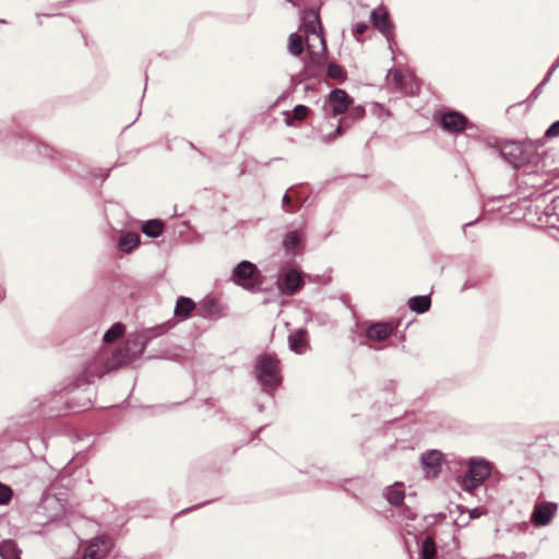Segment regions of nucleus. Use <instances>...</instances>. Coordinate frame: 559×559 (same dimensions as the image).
<instances>
[{"instance_id":"1","label":"nucleus","mask_w":559,"mask_h":559,"mask_svg":"<svg viewBox=\"0 0 559 559\" xmlns=\"http://www.w3.org/2000/svg\"><path fill=\"white\" fill-rule=\"evenodd\" d=\"M231 281L247 290H254L263 283V276L255 264L241 261L235 266Z\"/></svg>"},{"instance_id":"2","label":"nucleus","mask_w":559,"mask_h":559,"mask_svg":"<svg viewBox=\"0 0 559 559\" xmlns=\"http://www.w3.org/2000/svg\"><path fill=\"white\" fill-rule=\"evenodd\" d=\"M144 348L143 343L134 337L129 338L123 347H120L117 349V352L114 354L112 359L106 365V367L98 371L94 372L92 371V366L88 367V372L93 376L100 377L104 373H106L108 370L114 369L118 366H121L123 364H127L128 361L135 358L139 354L142 353Z\"/></svg>"},{"instance_id":"3","label":"nucleus","mask_w":559,"mask_h":559,"mask_svg":"<svg viewBox=\"0 0 559 559\" xmlns=\"http://www.w3.org/2000/svg\"><path fill=\"white\" fill-rule=\"evenodd\" d=\"M258 379L265 390L275 389L280 382V361L272 355H262L257 364Z\"/></svg>"},{"instance_id":"4","label":"nucleus","mask_w":559,"mask_h":559,"mask_svg":"<svg viewBox=\"0 0 559 559\" xmlns=\"http://www.w3.org/2000/svg\"><path fill=\"white\" fill-rule=\"evenodd\" d=\"M388 79L400 92L407 95H416L419 92V83L409 70L393 69L389 72Z\"/></svg>"},{"instance_id":"5","label":"nucleus","mask_w":559,"mask_h":559,"mask_svg":"<svg viewBox=\"0 0 559 559\" xmlns=\"http://www.w3.org/2000/svg\"><path fill=\"white\" fill-rule=\"evenodd\" d=\"M490 475V466L485 461L472 460L468 471L462 478V486L467 491L478 487Z\"/></svg>"},{"instance_id":"6","label":"nucleus","mask_w":559,"mask_h":559,"mask_svg":"<svg viewBox=\"0 0 559 559\" xmlns=\"http://www.w3.org/2000/svg\"><path fill=\"white\" fill-rule=\"evenodd\" d=\"M307 51L311 62L320 66L325 60L326 45L323 34L306 35Z\"/></svg>"},{"instance_id":"7","label":"nucleus","mask_w":559,"mask_h":559,"mask_svg":"<svg viewBox=\"0 0 559 559\" xmlns=\"http://www.w3.org/2000/svg\"><path fill=\"white\" fill-rule=\"evenodd\" d=\"M467 122V118L459 111H448L441 116V126L448 132H462L466 129Z\"/></svg>"},{"instance_id":"8","label":"nucleus","mask_w":559,"mask_h":559,"mask_svg":"<svg viewBox=\"0 0 559 559\" xmlns=\"http://www.w3.org/2000/svg\"><path fill=\"white\" fill-rule=\"evenodd\" d=\"M111 549V542L107 537H96L86 547L83 559H103Z\"/></svg>"},{"instance_id":"9","label":"nucleus","mask_w":559,"mask_h":559,"mask_svg":"<svg viewBox=\"0 0 559 559\" xmlns=\"http://www.w3.org/2000/svg\"><path fill=\"white\" fill-rule=\"evenodd\" d=\"M556 510H557L556 503H551V502L537 503L532 513V522L536 526H545L550 523Z\"/></svg>"},{"instance_id":"10","label":"nucleus","mask_w":559,"mask_h":559,"mask_svg":"<svg viewBox=\"0 0 559 559\" xmlns=\"http://www.w3.org/2000/svg\"><path fill=\"white\" fill-rule=\"evenodd\" d=\"M353 99L349 95L340 88H335L330 93L329 105L334 116L344 114L350 106Z\"/></svg>"},{"instance_id":"11","label":"nucleus","mask_w":559,"mask_h":559,"mask_svg":"<svg viewBox=\"0 0 559 559\" xmlns=\"http://www.w3.org/2000/svg\"><path fill=\"white\" fill-rule=\"evenodd\" d=\"M395 330L396 325L391 322H377L367 329L366 336L370 341L382 342L391 336Z\"/></svg>"},{"instance_id":"12","label":"nucleus","mask_w":559,"mask_h":559,"mask_svg":"<svg viewBox=\"0 0 559 559\" xmlns=\"http://www.w3.org/2000/svg\"><path fill=\"white\" fill-rule=\"evenodd\" d=\"M302 27L306 35L323 34L319 12L314 9H308L302 15Z\"/></svg>"},{"instance_id":"13","label":"nucleus","mask_w":559,"mask_h":559,"mask_svg":"<svg viewBox=\"0 0 559 559\" xmlns=\"http://www.w3.org/2000/svg\"><path fill=\"white\" fill-rule=\"evenodd\" d=\"M304 285L301 275L296 270H289L283 277L280 287L286 295H293Z\"/></svg>"},{"instance_id":"14","label":"nucleus","mask_w":559,"mask_h":559,"mask_svg":"<svg viewBox=\"0 0 559 559\" xmlns=\"http://www.w3.org/2000/svg\"><path fill=\"white\" fill-rule=\"evenodd\" d=\"M288 340L290 349L296 354H304L309 347L307 331L304 329L297 330Z\"/></svg>"},{"instance_id":"15","label":"nucleus","mask_w":559,"mask_h":559,"mask_svg":"<svg viewBox=\"0 0 559 559\" xmlns=\"http://www.w3.org/2000/svg\"><path fill=\"white\" fill-rule=\"evenodd\" d=\"M371 21L373 26L383 34L389 33L392 27L389 19V13L382 8L372 11Z\"/></svg>"},{"instance_id":"16","label":"nucleus","mask_w":559,"mask_h":559,"mask_svg":"<svg viewBox=\"0 0 559 559\" xmlns=\"http://www.w3.org/2000/svg\"><path fill=\"white\" fill-rule=\"evenodd\" d=\"M441 457L442 454L439 451H430L421 456L424 467L428 468V473H431L432 476H436L439 471Z\"/></svg>"},{"instance_id":"17","label":"nucleus","mask_w":559,"mask_h":559,"mask_svg":"<svg viewBox=\"0 0 559 559\" xmlns=\"http://www.w3.org/2000/svg\"><path fill=\"white\" fill-rule=\"evenodd\" d=\"M195 309V302L188 297H179L175 308V316L181 318L190 317L191 312Z\"/></svg>"},{"instance_id":"18","label":"nucleus","mask_w":559,"mask_h":559,"mask_svg":"<svg viewBox=\"0 0 559 559\" xmlns=\"http://www.w3.org/2000/svg\"><path fill=\"white\" fill-rule=\"evenodd\" d=\"M0 557L2 559H20V550L16 544L11 540H3L0 544Z\"/></svg>"},{"instance_id":"19","label":"nucleus","mask_w":559,"mask_h":559,"mask_svg":"<svg viewBox=\"0 0 559 559\" xmlns=\"http://www.w3.org/2000/svg\"><path fill=\"white\" fill-rule=\"evenodd\" d=\"M408 306L411 310L418 313H424L429 310L431 300L428 296H416L409 299Z\"/></svg>"},{"instance_id":"20","label":"nucleus","mask_w":559,"mask_h":559,"mask_svg":"<svg viewBox=\"0 0 559 559\" xmlns=\"http://www.w3.org/2000/svg\"><path fill=\"white\" fill-rule=\"evenodd\" d=\"M140 243V236L136 233H127L119 240V247L124 252H130Z\"/></svg>"},{"instance_id":"21","label":"nucleus","mask_w":559,"mask_h":559,"mask_svg":"<svg viewBox=\"0 0 559 559\" xmlns=\"http://www.w3.org/2000/svg\"><path fill=\"white\" fill-rule=\"evenodd\" d=\"M305 49L304 37L300 34L293 33L288 39V50L293 56H300Z\"/></svg>"},{"instance_id":"22","label":"nucleus","mask_w":559,"mask_h":559,"mask_svg":"<svg viewBox=\"0 0 559 559\" xmlns=\"http://www.w3.org/2000/svg\"><path fill=\"white\" fill-rule=\"evenodd\" d=\"M164 229V223L159 219L147 221L142 226V231L150 237H158Z\"/></svg>"},{"instance_id":"23","label":"nucleus","mask_w":559,"mask_h":559,"mask_svg":"<svg viewBox=\"0 0 559 559\" xmlns=\"http://www.w3.org/2000/svg\"><path fill=\"white\" fill-rule=\"evenodd\" d=\"M310 112V109L305 106V105H297L294 109H293V112L292 115H287L286 117V123L288 126H293L294 124V120H297V121H302L304 119L307 118V116L309 115Z\"/></svg>"},{"instance_id":"24","label":"nucleus","mask_w":559,"mask_h":559,"mask_svg":"<svg viewBox=\"0 0 559 559\" xmlns=\"http://www.w3.org/2000/svg\"><path fill=\"white\" fill-rule=\"evenodd\" d=\"M421 558L435 559L437 554L436 543L432 537L427 536L421 543Z\"/></svg>"},{"instance_id":"25","label":"nucleus","mask_w":559,"mask_h":559,"mask_svg":"<svg viewBox=\"0 0 559 559\" xmlns=\"http://www.w3.org/2000/svg\"><path fill=\"white\" fill-rule=\"evenodd\" d=\"M386 498H388V501L392 506L397 507V506H401L403 503L405 495H404V491L401 488L392 487V488L389 489Z\"/></svg>"},{"instance_id":"26","label":"nucleus","mask_w":559,"mask_h":559,"mask_svg":"<svg viewBox=\"0 0 559 559\" xmlns=\"http://www.w3.org/2000/svg\"><path fill=\"white\" fill-rule=\"evenodd\" d=\"M326 74L330 79L336 80L337 82H343L346 79L344 69L336 63H330L328 66Z\"/></svg>"},{"instance_id":"27","label":"nucleus","mask_w":559,"mask_h":559,"mask_svg":"<svg viewBox=\"0 0 559 559\" xmlns=\"http://www.w3.org/2000/svg\"><path fill=\"white\" fill-rule=\"evenodd\" d=\"M123 325L120 324V323H116L115 325H112L104 335V341L106 343H111L114 341H116L117 338H119L120 336H122L123 334Z\"/></svg>"},{"instance_id":"28","label":"nucleus","mask_w":559,"mask_h":559,"mask_svg":"<svg viewBox=\"0 0 559 559\" xmlns=\"http://www.w3.org/2000/svg\"><path fill=\"white\" fill-rule=\"evenodd\" d=\"M299 240H300V238H299L298 233L290 231L285 236L283 246L287 251H292L297 247V245L299 243Z\"/></svg>"},{"instance_id":"29","label":"nucleus","mask_w":559,"mask_h":559,"mask_svg":"<svg viewBox=\"0 0 559 559\" xmlns=\"http://www.w3.org/2000/svg\"><path fill=\"white\" fill-rule=\"evenodd\" d=\"M12 498V490L10 487L0 484V504L8 503Z\"/></svg>"},{"instance_id":"30","label":"nucleus","mask_w":559,"mask_h":559,"mask_svg":"<svg viewBox=\"0 0 559 559\" xmlns=\"http://www.w3.org/2000/svg\"><path fill=\"white\" fill-rule=\"evenodd\" d=\"M203 308L206 314H215L218 312V304L215 299H207L203 304Z\"/></svg>"},{"instance_id":"31","label":"nucleus","mask_w":559,"mask_h":559,"mask_svg":"<svg viewBox=\"0 0 559 559\" xmlns=\"http://www.w3.org/2000/svg\"><path fill=\"white\" fill-rule=\"evenodd\" d=\"M283 206H284V210L288 213L295 212L298 209V205L293 203L292 197L288 193H286L283 197Z\"/></svg>"},{"instance_id":"32","label":"nucleus","mask_w":559,"mask_h":559,"mask_svg":"<svg viewBox=\"0 0 559 559\" xmlns=\"http://www.w3.org/2000/svg\"><path fill=\"white\" fill-rule=\"evenodd\" d=\"M545 135L547 138H556L559 136V120L554 122L546 131Z\"/></svg>"},{"instance_id":"33","label":"nucleus","mask_w":559,"mask_h":559,"mask_svg":"<svg viewBox=\"0 0 559 559\" xmlns=\"http://www.w3.org/2000/svg\"><path fill=\"white\" fill-rule=\"evenodd\" d=\"M368 29L366 23H358L355 28V36L359 40V37Z\"/></svg>"},{"instance_id":"34","label":"nucleus","mask_w":559,"mask_h":559,"mask_svg":"<svg viewBox=\"0 0 559 559\" xmlns=\"http://www.w3.org/2000/svg\"><path fill=\"white\" fill-rule=\"evenodd\" d=\"M343 133V128L341 126H338L333 134V136H331L329 140L332 141L334 140L336 136H340L341 134Z\"/></svg>"}]
</instances>
